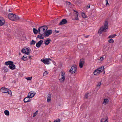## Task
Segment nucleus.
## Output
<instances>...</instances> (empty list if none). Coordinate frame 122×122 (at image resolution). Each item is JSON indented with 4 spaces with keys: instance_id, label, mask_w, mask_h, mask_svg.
Returning <instances> with one entry per match:
<instances>
[{
    "instance_id": "f257e3e1",
    "label": "nucleus",
    "mask_w": 122,
    "mask_h": 122,
    "mask_svg": "<svg viewBox=\"0 0 122 122\" xmlns=\"http://www.w3.org/2000/svg\"><path fill=\"white\" fill-rule=\"evenodd\" d=\"M108 28V22L107 20L105 21L103 26L101 27L98 33L100 34H101L103 31L106 32Z\"/></svg>"
},
{
    "instance_id": "f03ea898",
    "label": "nucleus",
    "mask_w": 122,
    "mask_h": 122,
    "mask_svg": "<svg viewBox=\"0 0 122 122\" xmlns=\"http://www.w3.org/2000/svg\"><path fill=\"white\" fill-rule=\"evenodd\" d=\"M104 69V66L100 67L95 70L93 73L94 75H97L103 71H104V73H105Z\"/></svg>"
},
{
    "instance_id": "7ed1b4c3",
    "label": "nucleus",
    "mask_w": 122,
    "mask_h": 122,
    "mask_svg": "<svg viewBox=\"0 0 122 122\" xmlns=\"http://www.w3.org/2000/svg\"><path fill=\"white\" fill-rule=\"evenodd\" d=\"M48 29L46 25H43L40 26L38 28L39 33H42L45 32V30H46Z\"/></svg>"
},
{
    "instance_id": "20e7f679",
    "label": "nucleus",
    "mask_w": 122,
    "mask_h": 122,
    "mask_svg": "<svg viewBox=\"0 0 122 122\" xmlns=\"http://www.w3.org/2000/svg\"><path fill=\"white\" fill-rule=\"evenodd\" d=\"M0 90L2 93H7L10 95L11 94V95H12L11 91L5 87H2L1 88Z\"/></svg>"
},
{
    "instance_id": "39448f33",
    "label": "nucleus",
    "mask_w": 122,
    "mask_h": 122,
    "mask_svg": "<svg viewBox=\"0 0 122 122\" xmlns=\"http://www.w3.org/2000/svg\"><path fill=\"white\" fill-rule=\"evenodd\" d=\"M61 78L59 79V81L61 82H63L65 78V72L63 71H61Z\"/></svg>"
},
{
    "instance_id": "423d86ee",
    "label": "nucleus",
    "mask_w": 122,
    "mask_h": 122,
    "mask_svg": "<svg viewBox=\"0 0 122 122\" xmlns=\"http://www.w3.org/2000/svg\"><path fill=\"white\" fill-rule=\"evenodd\" d=\"M77 68V66L76 65H74L72 66L69 70V72L72 74L74 73L76 70Z\"/></svg>"
},
{
    "instance_id": "0eeeda50",
    "label": "nucleus",
    "mask_w": 122,
    "mask_h": 122,
    "mask_svg": "<svg viewBox=\"0 0 122 122\" xmlns=\"http://www.w3.org/2000/svg\"><path fill=\"white\" fill-rule=\"evenodd\" d=\"M21 52L23 53L28 55L29 53V51L28 48H23L21 50Z\"/></svg>"
},
{
    "instance_id": "6e6552de",
    "label": "nucleus",
    "mask_w": 122,
    "mask_h": 122,
    "mask_svg": "<svg viewBox=\"0 0 122 122\" xmlns=\"http://www.w3.org/2000/svg\"><path fill=\"white\" fill-rule=\"evenodd\" d=\"M84 63V59L82 58L80 60L79 63V66L80 68L82 67Z\"/></svg>"
},
{
    "instance_id": "1a4fd4ad",
    "label": "nucleus",
    "mask_w": 122,
    "mask_h": 122,
    "mask_svg": "<svg viewBox=\"0 0 122 122\" xmlns=\"http://www.w3.org/2000/svg\"><path fill=\"white\" fill-rule=\"evenodd\" d=\"M46 31L45 32V36L48 37L52 33V31L51 30H49Z\"/></svg>"
},
{
    "instance_id": "9d476101",
    "label": "nucleus",
    "mask_w": 122,
    "mask_h": 122,
    "mask_svg": "<svg viewBox=\"0 0 122 122\" xmlns=\"http://www.w3.org/2000/svg\"><path fill=\"white\" fill-rule=\"evenodd\" d=\"M36 94L35 92L31 91L28 94V95L30 98L33 97Z\"/></svg>"
},
{
    "instance_id": "9b49d317",
    "label": "nucleus",
    "mask_w": 122,
    "mask_h": 122,
    "mask_svg": "<svg viewBox=\"0 0 122 122\" xmlns=\"http://www.w3.org/2000/svg\"><path fill=\"white\" fill-rule=\"evenodd\" d=\"M8 17L9 19L12 20H13L14 17V14L13 13L9 14H8Z\"/></svg>"
},
{
    "instance_id": "f8f14e48",
    "label": "nucleus",
    "mask_w": 122,
    "mask_h": 122,
    "mask_svg": "<svg viewBox=\"0 0 122 122\" xmlns=\"http://www.w3.org/2000/svg\"><path fill=\"white\" fill-rule=\"evenodd\" d=\"M74 11L75 12V13H74L75 17L73 18V20H78V19L77 18V17L79 14L78 13L77 11H75L74 10Z\"/></svg>"
},
{
    "instance_id": "ddd939ff",
    "label": "nucleus",
    "mask_w": 122,
    "mask_h": 122,
    "mask_svg": "<svg viewBox=\"0 0 122 122\" xmlns=\"http://www.w3.org/2000/svg\"><path fill=\"white\" fill-rule=\"evenodd\" d=\"M67 21L66 19H63L61 22H60L59 24V25H62L65 24L67 23Z\"/></svg>"
},
{
    "instance_id": "4468645a",
    "label": "nucleus",
    "mask_w": 122,
    "mask_h": 122,
    "mask_svg": "<svg viewBox=\"0 0 122 122\" xmlns=\"http://www.w3.org/2000/svg\"><path fill=\"white\" fill-rule=\"evenodd\" d=\"M30 98L28 95L27 97H25L24 100V101L25 103L30 102Z\"/></svg>"
},
{
    "instance_id": "2eb2a0df",
    "label": "nucleus",
    "mask_w": 122,
    "mask_h": 122,
    "mask_svg": "<svg viewBox=\"0 0 122 122\" xmlns=\"http://www.w3.org/2000/svg\"><path fill=\"white\" fill-rule=\"evenodd\" d=\"M43 41L42 40H41L39 41L36 43V47L38 48L43 43Z\"/></svg>"
},
{
    "instance_id": "dca6fc26",
    "label": "nucleus",
    "mask_w": 122,
    "mask_h": 122,
    "mask_svg": "<svg viewBox=\"0 0 122 122\" xmlns=\"http://www.w3.org/2000/svg\"><path fill=\"white\" fill-rule=\"evenodd\" d=\"M5 22V20L2 18H0V25H2Z\"/></svg>"
},
{
    "instance_id": "f3484780",
    "label": "nucleus",
    "mask_w": 122,
    "mask_h": 122,
    "mask_svg": "<svg viewBox=\"0 0 122 122\" xmlns=\"http://www.w3.org/2000/svg\"><path fill=\"white\" fill-rule=\"evenodd\" d=\"M14 63L13 62L11 61H9L5 62V64L7 65H9L10 66L12 65Z\"/></svg>"
},
{
    "instance_id": "a211bd4d",
    "label": "nucleus",
    "mask_w": 122,
    "mask_h": 122,
    "mask_svg": "<svg viewBox=\"0 0 122 122\" xmlns=\"http://www.w3.org/2000/svg\"><path fill=\"white\" fill-rule=\"evenodd\" d=\"M51 41V40L50 39L47 38V39L46 41H44V44L46 45H47L49 44Z\"/></svg>"
},
{
    "instance_id": "6ab92c4d",
    "label": "nucleus",
    "mask_w": 122,
    "mask_h": 122,
    "mask_svg": "<svg viewBox=\"0 0 122 122\" xmlns=\"http://www.w3.org/2000/svg\"><path fill=\"white\" fill-rule=\"evenodd\" d=\"M51 95L50 94H48L47 96V101L49 102H50L51 99Z\"/></svg>"
},
{
    "instance_id": "aec40b11",
    "label": "nucleus",
    "mask_w": 122,
    "mask_h": 122,
    "mask_svg": "<svg viewBox=\"0 0 122 122\" xmlns=\"http://www.w3.org/2000/svg\"><path fill=\"white\" fill-rule=\"evenodd\" d=\"M13 21H15L17 20H19L20 19V18L17 15L14 14V17Z\"/></svg>"
},
{
    "instance_id": "412c9836",
    "label": "nucleus",
    "mask_w": 122,
    "mask_h": 122,
    "mask_svg": "<svg viewBox=\"0 0 122 122\" xmlns=\"http://www.w3.org/2000/svg\"><path fill=\"white\" fill-rule=\"evenodd\" d=\"M9 67L10 69L11 70H14L15 69V65L12 64V65H11L10 66H9Z\"/></svg>"
},
{
    "instance_id": "4be33fe9",
    "label": "nucleus",
    "mask_w": 122,
    "mask_h": 122,
    "mask_svg": "<svg viewBox=\"0 0 122 122\" xmlns=\"http://www.w3.org/2000/svg\"><path fill=\"white\" fill-rule=\"evenodd\" d=\"M108 118H103L101 119V122H108Z\"/></svg>"
},
{
    "instance_id": "5701e85b",
    "label": "nucleus",
    "mask_w": 122,
    "mask_h": 122,
    "mask_svg": "<svg viewBox=\"0 0 122 122\" xmlns=\"http://www.w3.org/2000/svg\"><path fill=\"white\" fill-rule=\"evenodd\" d=\"M33 31L34 34H37L38 33H39V30H37L36 29L34 28L33 29Z\"/></svg>"
},
{
    "instance_id": "b1692460",
    "label": "nucleus",
    "mask_w": 122,
    "mask_h": 122,
    "mask_svg": "<svg viewBox=\"0 0 122 122\" xmlns=\"http://www.w3.org/2000/svg\"><path fill=\"white\" fill-rule=\"evenodd\" d=\"M108 102V100L107 99H105L104 100L103 102V104H104L105 105H106L107 103Z\"/></svg>"
},
{
    "instance_id": "393cba45",
    "label": "nucleus",
    "mask_w": 122,
    "mask_h": 122,
    "mask_svg": "<svg viewBox=\"0 0 122 122\" xmlns=\"http://www.w3.org/2000/svg\"><path fill=\"white\" fill-rule=\"evenodd\" d=\"M5 114L6 116H8L9 115V111L5 110L4 111Z\"/></svg>"
},
{
    "instance_id": "a878e982",
    "label": "nucleus",
    "mask_w": 122,
    "mask_h": 122,
    "mask_svg": "<svg viewBox=\"0 0 122 122\" xmlns=\"http://www.w3.org/2000/svg\"><path fill=\"white\" fill-rule=\"evenodd\" d=\"M21 59L23 61H26L27 59V58L26 56H23Z\"/></svg>"
},
{
    "instance_id": "bb28decb",
    "label": "nucleus",
    "mask_w": 122,
    "mask_h": 122,
    "mask_svg": "<svg viewBox=\"0 0 122 122\" xmlns=\"http://www.w3.org/2000/svg\"><path fill=\"white\" fill-rule=\"evenodd\" d=\"M36 43V41L33 40H32L31 42L30 43V44L31 45H34Z\"/></svg>"
},
{
    "instance_id": "cd10ccee",
    "label": "nucleus",
    "mask_w": 122,
    "mask_h": 122,
    "mask_svg": "<svg viewBox=\"0 0 122 122\" xmlns=\"http://www.w3.org/2000/svg\"><path fill=\"white\" fill-rule=\"evenodd\" d=\"M46 61V59H41V61L45 64H47V63Z\"/></svg>"
},
{
    "instance_id": "c85d7f7f",
    "label": "nucleus",
    "mask_w": 122,
    "mask_h": 122,
    "mask_svg": "<svg viewBox=\"0 0 122 122\" xmlns=\"http://www.w3.org/2000/svg\"><path fill=\"white\" fill-rule=\"evenodd\" d=\"M46 61L47 62V64H50V63L51 62L50 61H51V59H46Z\"/></svg>"
},
{
    "instance_id": "c756f323",
    "label": "nucleus",
    "mask_w": 122,
    "mask_h": 122,
    "mask_svg": "<svg viewBox=\"0 0 122 122\" xmlns=\"http://www.w3.org/2000/svg\"><path fill=\"white\" fill-rule=\"evenodd\" d=\"M37 37L40 39H43V37L41 35H38Z\"/></svg>"
},
{
    "instance_id": "7c9ffc66",
    "label": "nucleus",
    "mask_w": 122,
    "mask_h": 122,
    "mask_svg": "<svg viewBox=\"0 0 122 122\" xmlns=\"http://www.w3.org/2000/svg\"><path fill=\"white\" fill-rule=\"evenodd\" d=\"M114 42L113 40L112 39H110L108 41V42L110 43H113Z\"/></svg>"
},
{
    "instance_id": "2f4dec72",
    "label": "nucleus",
    "mask_w": 122,
    "mask_h": 122,
    "mask_svg": "<svg viewBox=\"0 0 122 122\" xmlns=\"http://www.w3.org/2000/svg\"><path fill=\"white\" fill-rule=\"evenodd\" d=\"M60 119L58 118L54 120L53 122H60Z\"/></svg>"
},
{
    "instance_id": "473e14b6",
    "label": "nucleus",
    "mask_w": 122,
    "mask_h": 122,
    "mask_svg": "<svg viewBox=\"0 0 122 122\" xmlns=\"http://www.w3.org/2000/svg\"><path fill=\"white\" fill-rule=\"evenodd\" d=\"M101 84V82H98L97 85V86H100Z\"/></svg>"
},
{
    "instance_id": "72a5a7b5",
    "label": "nucleus",
    "mask_w": 122,
    "mask_h": 122,
    "mask_svg": "<svg viewBox=\"0 0 122 122\" xmlns=\"http://www.w3.org/2000/svg\"><path fill=\"white\" fill-rule=\"evenodd\" d=\"M40 35H42V36L43 37V38H44V37L45 36V32L44 33H39Z\"/></svg>"
},
{
    "instance_id": "f704fd0d",
    "label": "nucleus",
    "mask_w": 122,
    "mask_h": 122,
    "mask_svg": "<svg viewBox=\"0 0 122 122\" xmlns=\"http://www.w3.org/2000/svg\"><path fill=\"white\" fill-rule=\"evenodd\" d=\"M32 77H26V78H25V79L27 80H30L32 79Z\"/></svg>"
},
{
    "instance_id": "c9c22d12",
    "label": "nucleus",
    "mask_w": 122,
    "mask_h": 122,
    "mask_svg": "<svg viewBox=\"0 0 122 122\" xmlns=\"http://www.w3.org/2000/svg\"><path fill=\"white\" fill-rule=\"evenodd\" d=\"M38 112V111H36L35 113H34L33 114V117H34L36 116Z\"/></svg>"
},
{
    "instance_id": "e433bc0d",
    "label": "nucleus",
    "mask_w": 122,
    "mask_h": 122,
    "mask_svg": "<svg viewBox=\"0 0 122 122\" xmlns=\"http://www.w3.org/2000/svg\"><path fill=\"white\" fill-rule=\"evenodd\" d=\"M82 15L83 18H85L86 17V15L84 13H82Z\"/></svg>"
},
{
    "instance_id": "4c0bfd02",
    "label": "nucleus",
    "mask_w": 122,
    "mask_h": 122,
    "mask_svg": "<svg viewBox=\"0 0 122 122\" xmlns=\"http://www.w3.org/2000/svg\"><path fill=\"white\" fill-rule=\"evenodd\" d=\"M48 73V72L47 71H45L43 73V76H45Z\"/></svg>"
},
{
    "instance_id": "58836bf2",
    "label": "nucleus",
    "mask_w": 122,
    "mask_h": 122,
    "mask_svg": "<svg viewBox=\"0 0 122 122\" xmlns=\"http://www.w3.org/2000/svg\"><path fill=\"white\" fill-rule=\"evenodd\" d=\"M114 37V36L113 35H112L110 36H109L108 37V38H113Z\"/></svg>"
},
{
    "instance_id": "ea45409f",
    "label": "nucleus",
    "mask_w": 122,
    "mask_h": 122,
    "mask_svg": "<svg viewBox=\"0 0 122 122\" xmlns=\"http://www.w3.org/2000/svg\"><path fill=\"white\" fill-rule=\"evenodd\" d=\"M88 93H87L85 94V97L86 98H87L88 97Z\"/></svg>"
},
{
    "instance_id": "a19ab883",
    "label": "nucleus",
    "mask_w": 122,
    "mask_h": 122,
    "mask_svg": "<svg viewBox=\"0 0 122 122\" xmlns=\"http://www.w3.org/2000/svg\"><path fill=\"white\" fill-rule=\"evenodd\" d=\"M106 5H109V3L108 2V1L107 0H106Z\"/></svg>"
},
{
    "instance_id": "79ce46f5",
    "label": "nucleus",
    "mask_w": 122,
    "mask_h": 122,
    "mask_svg": "<svg viewBox=\"0 0 122 122\" xmlns=\"http://www.w3.org/2000/svg\"><path fill=\"white\" fill-rule=\"evenodd\" d=\"M66 3V4L68 5H70L71 4L70 3L68 2H67Z\"/></svg>"
},
{
    "instance_id": "37998d69",
    "label": "nucleus",
    "mask_w": 122,
    "mask_h": 122,
    "mask_svg": "<svg viewBox=\"0 0 122 122\" xmlns=\"http://www.w3.org/2000/svg\"><path fill=\"white\" fill-rule=\"evenodd\" d=\"M8 69H5V70L4 71L5 72H7Z\"/></svg>"
},
{
    "instance_id": "c03bdc74",
    "label": "nucleus",
    "mask_w": 122,
    "mask_h": 122,
    "mask_svg": "<svg viewBox=\"0 0 122 122\" xmlns=\"http://www.w3.org/2000/svg\"><path fill=\"white\" fill-rule=\"evenodd\" d=\"M99 59H100L101 61H102L103 60V57H100Z\"/></svg>"
},
{
    "instance_id": "a18cd8bd",
    "label": "nucleus",
    "mask_w": 122,
    "mask_h": 122,
    "mask_svg": "<svg viewBox=\"0 0 122 122\" xmlns=\"http://www.w3.org/2000/svg\"><path fill=\"white\" fill-rule=\"evenodd\" d=\"M90 5H87V7L88 8H90Z\"/></svg>"
},
{
    "instance_id": "49530a36",
    "label": "nucleus",
    "mask_w": 122,
    "mask_h": 122,
    "mask_svg": "<svg viewBox=\"0 0 122 122\" xmlns=\"http://www.w3.org/2000/svg\"><path fill=\"white\" fill-rule=\"evenodd\" d=\"M55 32L56 33H58L59 32V31H57V30H55Z\"/></svg>"
},
{
    "instance_id": "de8ad7c7",
    "label": "nucleus",
    "mask_w": 122,
    "mask_h": 122,
    "mask_svg": "<svg viewBox=\"0 0 122 122\" xmlns=\"http://www.w3.org/2000/svg\"><path fill=\"white\" fill-rule=\"evenodd\" d=\"M102 57H103V58L104 59L106 58V56L105 55H104Z\"/></svg>"
},
{
    "instance_id": "09e8293b",
    "label": "nucleus",
    "mask_w": 122,
    "mask_h": 122,
    "mask_svg": "<svg viewBox=\"0 0 122 122\" xmlns=\"http://www.w3.org/2000/svg\"><path fill=\"white\" fill-rule=\"evenodd\" d=\"M28 58L29 59L31 58V56H28Z\"/></svg>"
},
{
    "instance_id": "8fccbe9b",
    "label": "nucleus",
    "mask_w": 122,
    "mask_h": 122,
    "mask_svg": "<svg viewBox=\"0 0 122 122\" xmlns=\"http://www.w3.org/2000/svg\"><path fill=\"white\" fill-rule=\"evenodd\" d=\"M89 36V35L86 36H85V37L86 38H88V37Z\"/></svg>"
},
{
    "instance_id": "3c124183",
    "label": "nucleus",
    "mask_w": 122,
    "mask_h": 122,
    "mask_svg": "<svg viewBox=\"0 0 122 122\" xmlns=\"http://www.w3.org/2000/svg\"><path fill=\"white\" fill-rule=\"evenodd\" d=\"M8 11H9V12H11V11H10V9H9Z\"/></svg>"
},
{
    "instance_id": "603ef678",
    "label": "nucleus",
    "mask_w": 122,
    "mask_h": 122,
    "mask_svg": "<svg viewBox=\"0 0 122 122\" xmlns=\"http://www.w3.org/2000/svg\"><path fill=\"white\" fill-rule=\"evenodd\" d=\"M113 35V36H114V37L116 36V34H114Z\"/></svg>"
},
{
    "instance_id": "864d4df0",
    "label": "nucleus",
    "mask_w": 122,
    "mask_h": 122,
    "mask_svg": "<svg viewBox=\"0 0 122 122\" xmlns=\"http://www.w3.org/2000/svg\"><path fill=\"white\" fill-rule=\"evenodd\" d=\"M19 54L20 55H21V53H19Z\"/></svg>"
},
{
    "instance_id": "5fc2aeb1",
    "label": "nucleus",
    "mask_w": 122,
    "mask_h": 122,
    "mask_svg": "<svg viewBox=\"0 0 122 122\" xmlns=\"http://www.w3.org/2000/svg\"><path fill=\"white\" fill-rule=\"evenodd\" d=\"M113 119H114V120L115 119V118H113Z\"/></svg>"
}]
</instances>
